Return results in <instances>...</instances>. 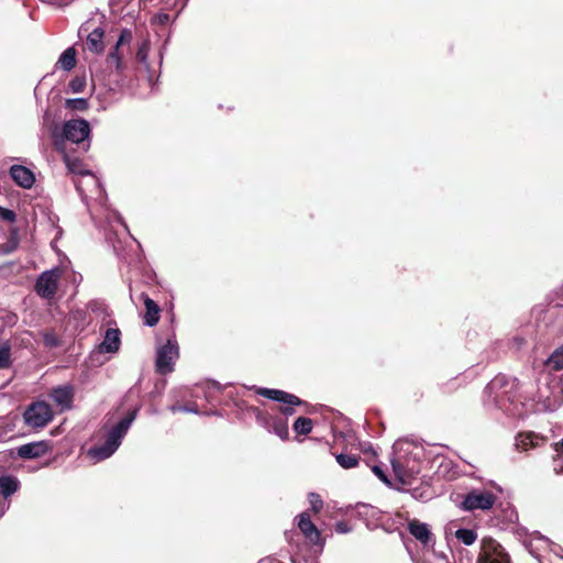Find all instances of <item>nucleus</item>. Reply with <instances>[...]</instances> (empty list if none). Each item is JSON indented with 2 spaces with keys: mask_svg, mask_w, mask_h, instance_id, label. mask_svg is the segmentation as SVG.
Here are the masks:
<instances>
[{
  "mask_svg": "<svg viewBox=\"0 0 563 563\" xmlns=\"http://www.w3.org/2000/svg\"><path fill=\"white\" fill-rule=\"evenodd\" d=\"M11 365V347L8 343L0 344V369Z\"/></svg>",
  "mask_w": 563,
  "mask_h": 563,
  "instance_id": "30",
  "label": "nucleus"
},
{
  "mask_svg": "<svg viewBox=\"0 0 563 563\" xmlns=\"http://www.w3.org/2000/svg\"><path fill=\"white\" fill-rule=\"evenodd\" d=\"M168 19V15L165 14L164 16H162V20H167Z\"/></svg>",
  "mask_w": 563,
  "mask_h": 563,
  "instance_id": "48",
  "label": "nucleus"
},
{
  "mask_svg": "<svg viewBox=\"0 0 563 563\" xmlns=\"http://www.w3.org/2000/svg\"><path fill=\"white\" fill-rule=\"evenodd\" d=\"M65 163L69 173L77 175L78 177L85 174V172H88L87 169L84 168L82 164L77 159H70L68 156H65Z\"/></svg>",
  "mask_w": 563,
  "mask_h": 563,
  "instance_id": "31",
  "label": "nucleus"
},
{
  "mask_svg": "<svg viewBox=\"0 0 563 563\" xmlns=\"http://www.w3.org/2000/svg\"><path fill=\"white\" fill-rule=\"evenodd\" d=\"M496 501V496L485 489H473L468 492L462 501V508L466 511L489 510Z\"/></svg>",
  "mask_w": 563,
  "mask_h": 563,
  "instance_id": "8",
  "label": "nucleus"
},
{
  "mask_svg": "<svg viewBox=\"0 0 563 563\" xmlns=\"http://www.w3.org/2000/svg\"><path fill=\"white\" fill-rule=\"evenodd\" d=\"M60 276L62 271L58 267L43 272L35 283V291L37 295L45 299L53 298L57 291Z\"/></svg>",
  "mask_w": 563,
  "mask_h": 563,
  "instance_id": "9",
  "label": "nucleus"
},
{
  "mask_svg": "<svg viewBox=\"0 0 563 563\" xmlns=\"http://www.w3.org/2000/svg\"><path fill=\"white\" fill-rule=\"evenodd\" d=\"M52 419V407L45 401H34L23 412L24 423L32 429H43Z\"/></svg>",
  "mask_w": 563,
  "mask_h": 563,
  "instance_id": "5",
  "label": "nucleus"
},
{
  "mask_svg": "<svg viewBox=\"0 0 563 563\" xmlns=\"http://www.w3.org/2000/svg\"><path fill=\"white\" fill-rule=\"evenodd\" d=\"M334 529L338 533L341 534L349 533L352 531V527L345 521L336 522Z\"/></svg>",
  "mask_w": 563,
  "mask_h": 563,
  "instance_id": "39",
  "label": "nucleus"
},
{
  "mask_svg": "<svg viewBox=\"0 0 563 563\" xmlns=\"http://www.w3.org/2000/svg\"><path fill=\"white\" fill-rule=\"evenodd\" d=\"M545 439L534 432L520 433L516 438V446L519 450L527 451L541 445Z\"/></svg>",
  "mask_w": 563,
  "mask_h": 563,
  "instance_id": "20",
  "label": "nucleus"
},
{
  "mask_svg": "<svg viewBox=\"0 0 563 563\" xmlns=\"http://www.w3.org/2000/svg\"><path fill=\"white\" fill-rule=\"evenodd\" d=\"M115 217L118 218L119 222L125 228L128 229L125 222H123V220L121 219V217L119 214H115Z\"/></svg>",
  "mask_w": 563,
  "mask_h": 563,
  "instance_id": "46",
  "label": "nucleus"
},
{
  "mask_svg": "<svg viewBox=\"0 0 563 563\" xmlns=\"http://www.w3.org/2000/svg\"><path fill=\"white\" fill-rule=\"evenodd\" d=\"M477 563H510L504 548L493 539L483 541Z\"/></svg>",
  "mask_w": 563,
  "mask_h": 563,
  "instance_id": "11",
  "label": "nucleus"
},
{
  "mask_svg": "<svg viewBox=\"0 0 563 563\" xmlns=\"http://www.w3.org/2000/svg\"><path fill=\"white\" fill-rule=\"evenodd\" d=\"M107 63L110 68L113 67L117 70H121L123 68L122 59L118 53V48H113V51L109 53Z\"/></svg>",
  "mask_w": 563,
  "mask_h": 563,
  "instance_id": "32",
  "label": "nucleus"
},
{
  "mask_svg": "<svg viewBox=\"0 0 563 563\" xmlns=\"http://www.w3.org/2000/svg\"><path fill=\"white\" fill-rule=\"evenodd\" d=\"M121 345V331L118 328H108L103 340L98 345L99 353H117Z\"/></svg>",
  "mask_w": 563,
  "mask_h": 563,
  "instance_id": "17",
  "label": "nucleus"
},
{
  "mask_svg": "<svg viewBox=\"0 0 563 563\" xmlns=\"http://www.w3.org/2000/svg\"><path fill=\"white\" fill-rule=\"evenodd\" d=\"M179 410L181 412H191V413H198V409L197 407L195 406H183V407H179Z\"/></svg>",
  "mask_w": 563,
  "mask_h": 563,
  "instance_id": "42",
  "label": "nucleus"
},
{
  "mask_svg": "<svg viewBox=\"0 0 563 563\" xmlns=\"http://www.w3.org/2000/svg\"><path fill=\"white\" fill-rule=\"evenodd\" d=\"M372 471L382 482L389 483L386 474L379 465H373Z\"/></svg>",
  "mask_w": 563,
  "mask_h": 563,
  "instance_id": "40",
  "label": "nucleus"
},
{
  "mask_svg": "<svg viewBox=\"0 0 563 563\" xmlns=\"http://www.w3.org/2000/svg\"><path fill=\"white\" fill-rule=\"evenodd\" d=\"M79 37L86 35L84 49L92 54H101L104 51V30L100 26L90 30L89 24L85 23L79 27Z\"/></svg>",
  "mask_w": 563,
  "mask_h": 563,
  "instance_id": "10",
  "label": "nucleus"
},
{
  "mask_svg": "<svg viewBox=\"0 0 563 563\" xmlns=\"http://www.w3.org/2000/svg\"><path fill=\"white\" fill-rule=\"evenodd\" d=\"M515 379H510L505 375H497L485 388V402L487 406L501 409L507 415H515L516 410L511 408L515 402Z\"/></svg>",
  "mask_w": 563,
  "mask_h": 563,
  "instance_id": "3",
  "label": "nucleus"
},
{
  "mask_svg": "<svg viewBox=\"0 0 563 563\" xmlns=\"http://www.w3.org/2000/svg\"><path fill=\"white\" fill-rule=\"evenodd\" d=\"M529 553L533 555L539 563H543L541 560V555L539 554V550H550L561 560H563V549L561 547L554 545L549 539L542 537L539 533H534L531 539L525 543Z\"/></svg>",
  "mask_w": 563,
  "mask_h": 563,
  "instance_id": "12",
  "label": "nucleus"
},
{
  "mask_svg": "<svg viewBox=\"0 0 563 563\" xmlns=\"http://www.w3.org/2000/svg\"><path fill=\"white\" fill-rule=\"evenodd\" d=\"M168 19V15L165 14L164 16H162V20H167Z\"/></svg>",
  "mask_w": 563,
  "mask_h": 563,
  "instance_id": "47",
  "label": "nucleus"
},
{
  "mask_svg": "<svg viewBox=\"0 0 563 563\" xmlns=\"http://www.w3.org/2000/svg\"><path fill=\"white\" fill-rule=\"evenodd\" d=\"M178 356L179 350L176 338H169L166 344L157 349L155 361L156 371L163 375L172 373Z\"/></svg>",
  "mask_w": 563,
  "mask_h": 563,
  "instance_id": "7",
  "label": "nucleus"
},
{
  "mask_svg": "<svg viewBox=\"0 0 563 563\" xmlns=\"http://www.w3.org/2000/svg\"><path fill=\"white\" fill-rule=\"evenodd\" d=\"M408 530L410 534L423 547L427 548L434 544L433 536L427 523L420 522L417 519L409 520Z\"/></svg>",
  "mask_w": 563,
  "mask_h": 563,
  "instance_id": "16",
  "label": "nucleus"
},
{
  "mask_svg": "<svg viewBox=\"0 0 563 563\" xmlns=\"http://www.w3.org/2000/svg\"><path fill=\"white\" fill-rule=\"evenodd\" d=\"M75 390L70 384L60 385L52 388L49 396L62 411L71 408Z\"/></svg>",
  "mask_w": 563,
  "mask_h": 563,
  "instance_id": "14",
  "label": "nucleus"
},
{
  "mask_svg": "<svg viewBox=\"0 0 563 563\" xmlns=\"http://www.w3.org/2000/svg\"><path fill=\"white\" fill-rule=\"evenodd\" d=\"M66 108L82 111L88 108V102L85 98L67 99Z\"/></svg>",
  "mask_w": 563,
  "mask_h": 563,
  "instance_id": "34",
  "label": "nucleus"
},
{
  "mask_svg": "<svg viewBox=\"0 0 563 563\" xmlns=\"http://www.w3.org/2000/svg\"><path fill=\"white\" fill-rule=\"evenodd\" d=\"M51 450L47 441H37L23 444L18 448V454L22 459H36L45 455Z\"/></svg>",
  "mask_w": 563,
  "mask_h": 563,
  "instance_id": "18",
  "label": "nucleus"
},
{
  "mask_svg": "<svg viewBox=\"0 0 563 563\" xmlns=\"http://www.w3.org/2000/svg\"><path fill=\"white\" fill-rule=\"evenodd\" d=\"M86 87V78L77 76L69 81L68 89L73 93L81 92Z\"/></svg>",
  "mask_w": 563,
  "mask_h": 563,
  "instance_id": "33",
  "label": "nucleus"
},
{
  "mask_svg": "<svg viewBox=\"0 0 563 563\" xmlns=\"http://www.w3.org/2000/svg\"><path fill=\"white\" fill-rule=\"evenodd\" d=\"M335 460L345 470L354 468L358 465V459L352 454L340 453L335 455Z\"/></svg>",
  "mask_w": 563,
  "mask_h": 563,
  "instance_id": "28",
  "label": "nucleus"
},
{
  "mask_svg": "<svg viewBox=\"0 0 563 563\" xmlns=\"http://www.w3.org/2000/svg\"><path fill=\"white\" fill-rule=\"evenodd\" d=\"M145 306L144 324L147 327H154L159 320L161 309L158 305L151 299L147 295L142 294Z\"/></svg>",
  "mask_w": 563,
  "mask_h": 563,
  "instance_id": "21",
  "label": "nucleus"
},
{
  "mask_svg": "<svg viewBox=\"0 0 563 563\" xmlns=\"http://www.w3.org/2000/svg\"><path fill=\"white\" fill-rule=\"evenodd\" d=\"M394 450L391 466L396 479L404 486L412 485L421 472L422 448L408 442H397Z\"/></svg>",
  "mask_w": 563,
  "mask_h": 563,
  "instance_id": "1",
  "label": "nucleus"
},
{
  "mask_svg": "<svg viewBox=\"0 0 563 563\" xmlns=\"http://www.w3.org/2000/svg\"><path fill=\"white\" fill-rule=\"evenodd\" d=\"M267 429L269 432H273L282 440L288 439V423L285 418H272L267 421Z\"/></svg>",
  "mask_w": 563,
  "mask_h": 563,
  "instance_id": "23",
  "label": "nucleus"
},
{
  "mask_svg": "<svg viewBox=\"0 0 563 563\" xmlns=\"http://www.w3.org/2000/svg\"><path fill=\"white\" fill-rule=\"evenodd\" d=\"M0 216L2 219L13 222L15 220V213L12 210L0 207Z\"/></svg>",
  "mask_w": 563,
  "mask_h": 563,
  "instance_id": "41",
  "label": "nucleus"
},
{
  "mask_svg": "<svg viewBox=\"0 0 563 563\" xmlns=\"http://www.w3.org/2000/svg\"><path fill=\"white\" fill-rule=\"evenodd\" d=\"M554 450H555L556 452H559V451H563V439H562L560 442H558V443H555V444H554Z\"/></svg>",
  "mask_w": 563,
  "mask_h": 563,
  "instance_id": "44",
  "label": "nucleus"
},
{
  "mask_svg": "<svg viewBox=\"0 0 563 563\" xmlns=\"http://www.w3.org/2000/svg\"><path fill=\"white\" fill-rule=\"evenodd\" d=\"M179 407H180L179 405L172 406V407H170V411H172V412H174V413H176V412L180 411V410H179Z\"/></svg>",
  "mask_w": 563,
  "mask_h": 563,
  "instance_id": "45",
  "label": "nucleus"
},
{
  "mask_svg": "<svg viewBox=\"0 0 563 563\" xmlns=\"http://www.w3.org/2000/svg\"><path fill=\"white\" fill-rule=\"evenodd\" d=\"M20 487V482L12 475H3L0 477V494L8 498L13 495Z\"/></svg>",
  "mask_w": 563,
  "mask_h": 563,
  "instance_id": "24",
  "label": "nucleus"
},
{
  "mask_svg": "<svg viewBox=\"0 0 563 563\" xmlns=\"http://www.w3.org/2000/svg\"><path fill=\"white\" fill-rule=\"evenodd\" d=\"M298 528L311 544L322 547L320 531L311 521L308 512L305 511L298 516Z\"/></svg>",
  "mask_w": 563,
  "mask_h": 563,
  "instance_id": "15",
  "label": "nucleus"
},
{
  "mask_svg": "<svg viewBox=\"0 0 563 563\" xmlns=\"http://www.w3.org/2000/svg\"><path fill=\"white\" fill-rule=\"evenodd\" d=\"M454 534L465 545H472L477 539V533L473 529H457Z\"/></svg>",
  "mask_w": 563,
  "mask_h": 563,
  "instance_id": "27",
  "label": "nucleus"
},
{
  "mask_svg": "<svg viewBox=\"0 0 563 563\" xmlns=\"http://www.w3.org/2000/svg\"><path fill=\"white\" fill-rule=\"evenodd\" d=\"M10 176L18 186L25 189L31 188L35 183V176L33 172L22 165L11 166Z\"/></svg>",
  "mask_w": 563,
  "mask_h": 563,
  "instance_id": "19",
  "label": "nucleus"
},
{
  "mask_svg": "<svg viewBox=\"0 0 563 563\" xmlns=\"http://www.w3.org/2000/svg\"><path fill=\"white\" fill-rule=\"evenodd\" d=\"M137 409L129 412L117 424L111 427L106 433L104 443L89 449L88 455L95 462L103 461L110 457L120 446L123 438L137 416Z\"/></svg>",
  "mask_w": 563,
  "mask_h": 563,
  "instance_id": "2",
  "label": "nucleus"
},
{
  "mask_svg": "<svg viewBox=\"0 0 563 563\" xmlns=\"http://www.w3.org/2000/svg\"><path fill=\"white\" fill-rule=\"evenodd\" d=\"M75 187L81 199L89 206V200L102 203L106 198L104 189L99 178L91 172H85L80 177L74 179Z\"/></svg>",
  "mask_w": 563,
  "mask_h": 563,
  "instance_id": "4",
  "label": "nucleus"
},
{
  "mask_svg": "<svg viewBox=\"0 0 563 563\" xmlns=\"http://www.w3.org/2000/svg\"><path fill=\"white\" fill-rule=\"evenodd\" d=\"M294 430L298 434H308L312 430V420L310 418L299 417L294 422Z\"/></svg>",
  "mask_w": 563,
  "mask_h": 563,
  "instance_id": "29",
  "label": "nucleus"
},
{
  "mask_svg": "<svg viewBox=\"0 0 563 563\" xmlns=\"http://www.w3.org/2000/svg\"><path fill=\"white\" fill-rule=\"evenodd\" d=\"M76 49L74 46L66 48L57 60V66L69 71L76 66Z\"/></svg>",
  "mask_w": 563,
  "mask_h": 563,
  "instance_id": "25",
  "label": "nucleus"
},
{
  "mask_svg": "<svg viewBox=\"0 0 563 563\" xmlns=\"http://www.w3.org/2000/svg\"><path fill=\"white\" fill-rule=\"evenodd\" d=\"M148 52H150V44H148V42L145 41L139 46V49L136 52L137 60L145 64L147 62Z\"/></svg>",
  "mask_w": 563,
  "mask_h": 563,
  "instance_id": "36",
  "label": "nucleus"
},
{
  "mask_svg": "<svg viewBox=\"0 0 563 563\" xmlns=\"http://www.w3.org/2000/svg\"><path fill=\"white\" fill-rule=\"evenodd\" d=\"M545 366L550 371H563V345L556 349L547 360Z\"/></svg>",
  "mask_w": 563,
  "mask_h": 563,
  "instance_id": "26",
  "label": "nucleus"
},
{
  "mask_svg": "<svg viewBox=\"0 0 563 563\" xmlns=\"http://www.w3.org/2000/svg\"><path fill=\"white\" fill-rule=\"evenodd\" d=\"M308 498H309V503H310L312 511L316 514L319 512L323 507V501H322L321 497L316 493H310Z\"/></svg>",
  "mask_w": 563,
  "mask_h": 563,
  "instance_id": "35",
  "label": "nucleus"
},
{
  "mask_svg": "<svg viewBox=\"0 0 563 563\" xmlns=\"http://www.w3.org/2000/svg\"><path fill=\"white\" fill-rule=\"evenodd\" d=\"M42 338L45 346L47 347H55L59 344L58 338L53 332H44Z\"/></svg>",
  "mask_w": 563,
  "mask_h": 563,
  "instance_id": "37",
  "label": "nucleus"
},
{
  "mask_svg": "<svg viewBox=\"0 0 563 563\" xmlns=\"http://www.w3.org/2000/svg\"><path fill=\"white\" fill-rule=\"evenodd\" d=\"M131 37H132V33H131V31H129V30H123V31L121 32L120 36H119V40H118V42H117V44H115L114 48H118V49H119V46H120V45H122V44H123V43H125V42H130Z\"/></svg>",
  "mask_w": 563,
  "mask_h": 563,
  "instance_id": "38",
  "label": "nucleus"
},
{
  "mask_svg": "<svg viewBox=\"0 0 563 563\" xmlns=\"http://www.w3.org/2000/svg\"><path fill=\"white\" fill-rule=\"evenodd\" d=\"M90 133L89 124L86 120H69L63 126V134L67 141L79 144L84 142Z\"/></svg>",
  "mask_w": 563,
  "mask_h": 563,
  "instance_id": "13",
  "label": "nucleus"
},
{
  "mask_svg": "<svg viewBox=\"0 0 563 563\" xmlns=\"http://www.w3.org/2000/svg\"><path fill=\"white\" fill-rule=\"evenodd\" d=\"M253 388L257 395L280 402L282 406L279 407V411L285 417L292 416L295 413L294 407L302 404V401L297 396L280 389H271L255 386Z\"/></svg>",
  "mask_w": 563,
  "mask_h": 563,
  "instance_id": "6",
  "label": "nucleus"
},
{
  "mask_svg": "<svg viewBox=\"0 0 563 563\" xmlns=\"http://www.w3.org/2000/svg\"><path fill=\"white\" fill-rule=\"evenodd\" d=\"M362 451H363L364 453H368V452H371V453H372V454H374V455L376 454V453H375V451H374V449L372 448V445H371L369 443H364V444H362Z\"/></svg>",
  "mask_w": 563,
  "mask_h": 563,
  "instance_id": "43",
  "label": "nucleus"
},
{
  "mask_svg": "<svg viewBox=\"0 0 563 563\" xmlns=\"http://www.w3.org/2000/svg\"><path fill=\"white\" fill-rule=\"evenodd\" d=\"M356 514L363 519L368 528H373L376 526V521L380 519V511L366 504H357L356 505Z\"/></svg>",
  "mask_w": 563,
  "mask_h": 563,
  "instance_id": "22",
  "label": "nucleus"
}]
</instances>
